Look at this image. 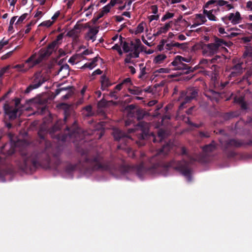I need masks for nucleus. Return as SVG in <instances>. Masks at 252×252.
<instances>
[{"label": "nucleus", "mask_w": 252, "mask_h": 252, "mask_svg": "<svg viewBox=\"0 0 252 252\" xmlns=\"http://www.w3.org/2000/svg\"><path fill=\"white\" fill-rule=\"evenodd\" d=\"M171 147L170 144L164 145L159 150L158 153L149 159L150 165L146 167L142 162L138 165L133 167L136 171V173L139 177L142 176L145 173L151 174H161L165 175L169 168H173L179 171L187 181L189 182L192 180V170L189 168L190 164L197 161L200 163H205L207 159L203 155H195L191 156L188 154L186 148L185 147L181 148V155L187 156L188 160L183 159L182 160H172L166 162L163 159V157L167 155L170 151Z\"/></svg>", "instance_id": "1"}, {"label": "nucleus", "mask_w": 252, "mask_h": 252, "mask_svg": "<svg viewBox=\"0 0 252 252\" xmlns=\"http://www.w3.org/2000/svg\"><path fill=\"white\" fill-rule=\"evenodd\" d=\"M80 163L85 170L90 171H108L110 172L118 171L122 174L129 173L133 167L129 165H114L112 162L105 160L102 156L96 154L94 155L82 156Z\"/></svg>", "instance_id": "2"}, {"label": "nucleus", "mask_w": 252, "mask_h": 252, "mask_svg": "<svg viewBox=\"0 0 252 252\" xmlns=\"http://www.w3.org/2000/svg\"><path fill=\"white\" fill-rule=\"evenodd\" d=\"M18 151L23 160L21 165V168L23 170H32L40 166L43 162L49 161V156L45 152H31L28 146L19 148Z\"/></svg>", "instance_id": "3"}, {"label": "nucleus", "mask_w": 252, "mask_h": 252, "mask_svg": "<svg viewBox=\"0 0 252 252\" xmlns=\"http://www.w3.org/2000/svg\"><path fill=\"white\" fill-rule=\"evenodd\" d=\"M149 126L148 123L144 122H139L134 128H129L127 129L128 133H135L137 136L139 141H137V144L140 146L144 145L143 140L149 139L151 136L153 138V142H157V138L155 137L153 134H150L149 133Z\"/></svg>", "instance_id": "4"}, {"label": "nucleus", "mask_w": 252, "mask_h": 252, "mask_svg": "<svg viewBox=\"0 0 252 252\" xmlns=\"http://www.w3.org/2000/svg\"><path fill=\"white\" fill-rule=\"evenodd\" d=\"M52 41L46 48H41L38 52V57L33 62L31 66H34L40 63L43 60L48 58L55 50V42Z\"/></svg>", "instance_id": "5"}, {"label": "nucleus", "mask_w": 252, "mask_h": 252, "mask_svg": "<svg viewBox=\"0 0 252 252\" xmlns=\"http://www.w3.org/2000/svg\"><path fill=\"white\" fill-rule=\"evenodd\" d=\"M47 77L43 75L41 72L35 73L32 77V84H30L27 88L25 93L26 94H28L32 90L38 88L44 83L47 81Z\"/></svg>", "instance_id": "6"}, {"label": "nucleus", "mask_w": 252, "mask_h": 252, "mask_svg": "<svg viewBox=\"0 0 252 252\" xmlns=\"http://www.w3.org/2000/svg\"><path fill=\"white\" fill-rule=\"evenodd\" d=\"M81 129L78 127L76 121H74L71 126H66L64 134L62 137L58 135L57 138L62 141H65L68 137L69 138L76 137L79 133H81Z\"/></svg>", "instance_id": "7"}, {"label": "nucleus", "mask_w": 252, "mask_h": 252, "mask_svg": "<svg viewBox=\"0 0 252 252\" xmlns=\"http://www.w3.org/2000/svg\"><path fill=\"white\" fill-rule=\"evenodd\" d=\"M198 95V91L194 88H188L186 91H182L180 93V99L184 98L181 103L179 108L183 109L185 105L189 102L192 99L195 98Z\"/></svg>", "instance_id": "8"}, {"label": "nucleus", "mask_w": 252, "mask_h": 252, "mask_svg": "<svg viewBox=\"0 0 252 252\" xmlns=\"http://www.w3.org/2000/svg\"><path fill=\"white\" fill-rule=\"evenodd\" d=\"M64 109V117L63 120L60 119L58 120L55 124L49 130V132L51 134L55 133L56 131L60 130L63 125L66 123L68 117L69 115L70 106L66 104H62Z\"/></svg>", "instance_id": "9"}, {"label": "nucleus", "mask_w": 252, "mask_h": 252, "mask_svg": "<svg viewBox=\"0 0 252 252\" xmlns=\"http://www.w3.org/2000/svg\"><path fill=\"white\" fill-rule=\"evenodd\" d=\"M3 110L5 118L8 117L9 120H15L17 116L20 115V112L18 108L11 106L8 103H5L3 105Z\"/></svg>", "instance_id": "10"}, {"label": "nucleus", "mask_w": 252, "mask_h": 252, "mask_svg": "<svg viewBox=\"0 0 252 252\" xmlns=\"http://www.w3.org/2000/svg\"><path fill=\"white\" fill-rule=\"evenodd\" d=\"M171 64L175 66L174 70H181V73L184 74H189L190 72H193L198 68L197 65H196L192 68L189 64H186L182 62L174 63V61L171 63Z\"/></svg>", "instance_id": "11"}, {"label": "nucleus", "mask_w": 252, "mask_h": 252, "mask_svg": "<svg viewBox=\"0 0 252 252\" xmlns=\"http://www.w3.org/2000/svg\"><path fill=\"white\" fill-rule=\"evenodd\" d=\"M113 135L115 140L119 141L121 144H124L126 145L131 140L129 136L119 129H114Z\"/></svg>", "instance_id": "12"}, {"label": "nucleus", "mask_w": 252, "mask_h": 252, "mask_svg": "<svg viewBox=\"0 0 252 252\" xmlns=\"http://www.w3.org/2000/svg\"><path fill=\"white\" fill-rule=\"evenodd\" d=\"M221 20L226 24H228L227 21H230L232 24L236 25L240 22L242 18L240 12L237 11L235 14L231 13L228 15L222 17Z\"/></svg>", "instance_id": "13"}, {"label": "nucleus", "mask_w": 252, "mask_h": 252, "mask_svg": "<svg viewBox=\"0 0 252 252\" xmlns=\"http://www.w3.org/2000/svg\"><path fill=\"white\" fill-rule=\"evenodd\" d=\"M218 46L214 43L204 44L202 47L203 54L212 56L217 53L219 50Z\"/></svg>", "instance_id": "14"}, {"label": "nucleus", "mask_w": 252, "mask_h": 252, "mask_svg": "<svg viewBox=\"0 0 252 252\" xmlns=\"http://www.w3.org/2000/svg\"><path fill=\"white\" fill-rule=\"evenodd\" d=\"M243 63L235 64L231 68V72L229 75L231 78L235 77L240 75L243 72Z\"/></svg>", "instance_id": "15"}, {"label": "nucleus", "mask_w": 252, "mask_h": 252, "mask_svg": "<svg viewBox=\"0 0 252 252\" xmlns=\"http://www.w3.org/2000/svg\"><path fill=\"white\" fill-rule=\"evenodd\" d=\"M216 147L214 142H212L208 145H206L203 147L202 150L203 153L199 154V155H203L206 158L207 160L205 163L208 162L209 160L208 157L209 156L211 152L214 151L216 150Z\"/></svg>", "instance_id": "16"}, {"label": "nucleus", "mask_w": 252, "mask_h": 252, "mask_svg": "<svg viewBox=\"0 0 252 252\" xmlns=\"http://www.w3.org/2000/svg\"><path fill=\"white\" fill-rule=\"evenodd\" d=\"M99 32V27H94L90 28L86 33V38L87 40H92L94 41L96 40V34Z\"/></svg>", "instance_id": "17"}, {"label": "nucleus", "mask_w": 252, "mask_h": 252, "mask_svg": "<svg viewBox=\"0 0 252 252\" xmlns=\"http://www.w3.org/2000/svg\"><path fill=\"white\" fill-rule=\"evenodd\" d=\"M199 65L201 68L209 67L212 70H215L217 65L216 64H212L210 63V60L208 59H202L200 62ZM198 68L199 67L198 66Z\"/></svg>", "instance_id": "18"}, {"label": "nucleus", "mask_w": 252, "mask_h": 252, "mask_svg": "<svg viewBox=\"0 0 252 252\" xmlns=\"http://www.w3.org/2000/svg\"><path fill=\"white\" fill-rule=\"evenodd\" d=\"M101 89L102 91L107 90V89L112 85L109 79L106 75H103L101 77Z\"/></svg>", "instance_id": "19"}, {"label": "nucleus", "mask_w": 252, "mask_h": 252, "mask_svg": "<svg viewBox=\"0 0 252 252\" xmlns=\"http://www.w3.org/2000/svg\"><path fill=\"white\" fill-rule=\"evenodd\" d=\"M100 60L102 61V59H101L98 55L96 57H94L92 60L91 62L87 63L82 66L83 68H89L90 69H92L96 65V62L98 61V60Z\"/></svg>", "instance_id": "20"}, {"label": "nucleus", "mask_w": 252, "mask_h": 252, "mask_svg": "<svg viewBox=\"0 0 252 252\" xmlns=\"http://www.w3.org/2000/svg\"><path fill=\"white\" fill-rule=\"evenodd\" d=\"M126 110L128 112V117H133L134 116V114L136 113L135 106L133 104H130L126 106Z\"/></svg>", "instance_id": "21"}, {"label": "nucleus", "mask_w": 252, "mask_h": 252, "mask_svg": "<svg viewBox=\"0 0 252 252\" xmlns=\"http://www.w3.org/2000/svg\"><path fill=\"white\" fill-rule=\"evenodd\" d=\"M214 41L215 42L214 43H215L219 48L223 45L226 46H228V43L226 41L216 36L215 37Z\"/></svg>", "instance_id": "22"}, {"label": "nucleus", "mask_w": 252, "mask_h": 252, "mask_svg": "<svg viewBox=\"0 0 252 252\" xmlns=\"http://www.w3.org/2000/svg\"><path fill=\"white\" fill-rule=\"evenodd\" d=\"M190 61V59L186 58L181 56H177L174 60V63L179 62H186L189 63Z\"/></svg>", "instance_id": "23"}, {"label": "nucleus", "mask_w": 252, "mask_h": 252, "mask_svg": "<svg viewBox=\"0 0 252 252\" xmlns=\"http://www.w3.org/2000/svg\"><path fill=\"white\" fill-rule=\"evenodd\" d=\"M145 115V112L143 110L138 109L136 110L134 117H135L139 121L142 120Z\"/></svg>", "instance_id": "24"}, {"label": "nucleus", "mask_w": 252, "mask_h": 252, "mask_svg": "<svg viewBox=\"0 0 252 252\" xmlns=\"http://www.w3.org/2000/svg\"><path fill=\"white\" fill-rule=\"evenodd\" d=\"M166 58V56L165 55H158L154 58V62L157 64H160Z\"/></svg>", "instance_id": "25"}, {"label": "nucleus", "mask_w": 252, "mask_h": 252, "mask_svg": "<svg viewBox=\"0 0 252 252\" xmlns=\"http://www.w3.org/2000/svg\"><path fill=\"white\" fill-rule=\"evenodd\" d=\"M240 43L242 44H248L252 40V35L250 36H244L239 38Z\"/></svg>", "instance_id": "26"}, {"label": "nucleus", "mask_w": 252, "mask_h": 252, "mask_svg": "<svg viewBox=\"0 0 252 252\" xmlns=\"http://www.w3.org/2000/svg\"><path fill=\"white\" fill-rule=\"evenodd\" d=\"M173 24V21H171L168 23H166L163 27H160V29L163 33H165L167 32L169 29L172 26Z\"/></svg>", "instance_id": "27"}, {"label": "nucleus", "mask_w": 252, "mask_h": 252, "mask_svg": "<svg viewBox=\"0 0 252 252\" xmlns=\"http://www.w3.org/2000/svg\"><path fill=\"white\" fill-rule=\"evenodd\" d=\"M197 20L200 21L199 23L201 24H204L207 21L205 16L201 14H196L195 15V21H197Z\"/></svg>", "instance_id": "28"}, {"label": "nucleus", "mask_w": 252, "mask_h": 252, "mask_svg": "<svg viewBox=\"0 0 252 252\" xmlns=\"http://www.w3.org/2000/svg\"><path fill=\"white\" fill-rule=\"evenodd\" d=\"M239 115V113L237 112H231L229 113H227L224 115V118L225 119H231L234 117H237Z\"/></svg>", "instance_id": "29"}, {"label": "nucleus", "mask_w": 252, "mask_h": 252, "mask_svg": "<svg viewBox=\"0 0 252 252\" xmlns=\"http://www.w3.org/2000/svg\"><path fill=\"white\" fill-rule=\"evenodd\" d=\"M77 165L76 164H68L65 167V170L67 172L70 173L75 170L77 168Z\"/></svg>", "instance_id": "30"}, {"label": "nucleus", "mask_w": 252, "mask_h": 252, "mask_svg": "<svg viewBox=\"0 0 252 252\" xmlns=\"http://www.w3.org/2000/svg\"><path fill=\"white\" fill-rule=\"evenodd\" d=\"M141 44V42L139 39L136 40V43H134L133 41L130 42V45L134 50H137Z\"/></svg>", "instance_id": "31"}, {"label": "nucleus", "mask_w": 252, "mask_h": 252, "mask_svg": "<svg viewBox=\"0 0 252 252\" xmlns=\"http://www.w3.org/2000/svg\"><path fill=\"white\" fill-rule=\"evenodd\" d=\"M128 91L131 94L134 95H140L141 94V91L138 88L129 89Z\"/></svg>", "instance_id": "32"}, {"label": "nucleus", "mask_w": 252, "mask_h": 252, "mask_svg": "<svg viewBox=\"0 0 252 252\" xmlns=\"http://www.w3.org/2000/svg\"><path fill=\"white\" fill-rule=\"evenodd\" d=\"M170 69L167 68H160L159 69H158L154 71V73L155 74V76H157V75L156 74L157 73H168L169 72Z\"/></svg>", "instance_id": "33"}, {"label": "nucleus", "mask_w": 252, "mask_h": 252, "mask_svg": "<svg viewBox=\"0 0 252 252\" xmlns=\"http://www.w3.org/2000/svg\"><path fill=\"white\" fill-rule=\"evenodd\" d=\"M222 57L219 55L215 56L213 58H212L210 60V63L212 64H214V63H218L220 61Z\"/></svg>", "instance_id": "34"}, {"label": "nucleus", "mask_w": 252, "mask_h": 252, "mask_svg": "<svg viewBox=\"0 0 252 252\" xmlns=\"http://www.w3.org/2000/svg\"><path fill=\"white\" fill-rule=\"evenodd\" d=\"M112 7L108 3L107 5L103 7L101 10L100 11V13H102L103 15L110 12V10Z\"/></svg>", "instance_id": "35"}, {"label": "nucleus", "mask_w": 252, "mask_h": 252, "mask_svg": "<svg viewBox=\"0 0 252 252\" xmlns=\"http://www.w3.org/2000/svg\"><path fill=\"white\" fill-rule=\"evenodd\" d=\"M174 13L168 12L161 18V21L162 22H164L165 20L172 18L174 16Z\"/></svg>", "instance_id": "36"}, {"label": "nucleus", "mask_w": 252, "mask_h": 252, "mask_svg": "<svg viewBox=\"0 0 252 252\" xmlns=\"http://www.w3.org/2000/svg\"><path fill=\"white\" fill-rule=\"evenodd\" d=\"M103 14L99 12L96 16H94L92 20V22L93 24H95L97 21L103 16Z\"/></svg>", "instance_id": "37"}, {"label": "nucleus", "mask_w": 252, "mask_h": 252, "mask_svg": "<svg viewBox=\"0 0 252 252\" xmlns=\"http://www.w3.org/2000/svg\"><path fill=\"white\" fill-rule=\"evenodd\" d=\"M36 56V53L33 54L32 55L30 58H29L26 61V63H31V64L30 65V67H32V66H31L32 65V64L33 63V62L35 60L34 59L35 58Z\"/></svg>", "instance_id": "38"}, {"label": "nucleus", "mask_w": 252, "mask_h": 252, "mask_svg": "<svg viewBox=\"0 0 252 252\" xmlns=\"http://www.w3.org/2000/svg\"><path fill=\"white\" fill-rule=\"evenodd\" d=\"M10 67V66L8 65L1 68L0 70V78H2L3 77V75L7 72Z\"/></svg>", "instance_id": "39"}, {"label": "nucleus", "mask_w": 252, "mask_h": 252, "mask_svg": "<svg viewBox=\"0 0 252 252\" xmlns=\"http://www.w3.org/2000/svg\"><path fill=\"white\" fill-rule=\"evenodd\" d=\"M143 25H144V23L142 22V23H140L138 25V26L137 27V28H136V33H142L143 32L144 29Z\"/></svg>", "instance_id": "40"}, {"label": "nucleus", "mask_w": 252, "mask_h": 252, "mask_svg": "<svg viewBox=\"0 0 252 252\" xmlns=\"http://www.w3.org/2000/svg\"><path fill=\"white\" fill-rule=\"evenodd\" d=\"M47 131L45 130H43L42 128H40L38 132V135L39 138L41 139H44L45 133H46Z\"/></svg>", "instance_id": "41"}, {"label": "nucleus", "mask_w": 252, "mask_h": 252, "mask_svg": "<svg viewBox=\"0 0 252 252\" xmlns=\"http://www.w3.org/2000/svg\"><path fill=\"white\" fill-rule=\"evenodd\" d=\"M123 43V48L124 52L128 53L129 51H131L129 48L128 43L127 42H126V41H125Z\"/></svg>", "instance_id": "42"}, {"label": "nucleus", "mask_w": 252, "mask_h": 252, "mask_svg": "<svg viewBox=\"0 0 252 252\" xmlns=\"http://www.w3.org/2000/svg\"><path fill=\"white\" fill-rule=\"evenodd\" d=\"M199 136L200 137L203 138H208L210 137V133L208 131H200L199 132Z\"/></svg>", "instance_id": "43"}, {"label": "nucleus", "mask_w": 252, "mask_h": 252, "mask_svg": "<svg viewBox=\"0 0 252 252\" xmlns=\"http://www.w3.org/2000/svg\"><path fill=\"white\" fill-rule=\"evenodd\" d=\"M28 16L27 13H24L18 19L16 23V24H19L23 22V21L27 18Z\"/></svg>", "instance_id": "44"}, {"label": "nucleus", "mask_w": 252, "mask_h": 252, "mask_svg": "<svg viewBox=\"0 0 252 252\" xmlns=\"http://www.w3.org/2000/svg\"><path fill=\"white\" fill-rule=\"evenodd\" d=\"M84 109L88 112V114L87 115L88 116H90L93 115L92 107L91 105H88L84 107Z\"/></svg>", "instance_id": "45"}, {"label": "nucleus", "mask_w": 252, "mask_h": 252, "mask_svg": "<svg viewBox=\"0 0 252 252\" xmlns=\"http://www.w3.org/2000/svg\"><path fill=\"white\" fill-rule=\"evenodd\" d=\"M53 24V21H51L50 20H48V21H46L43 22L42 23H41L40 24V25L39 26H45V27H49Z\"/></svg>", "instance_id": "46"}, {"label": "nucleus", "mask_w": 252, "mask_h": 252, "mask_svg": "<svg viewBox=\"0 0 252 252\" xmlns=\"http://www.w3.org/2000/svg\"><path fill=\"white\" fill-rule=\"evenodd\" d=\"M165 136V133L162 130H160L158 132V138L159 139V141L161 142L162 139L164 138Z\"/></svg>", "instance_id": "47"}, {"label": "nucleus", "mask_w": 252, "mask_h": 252, "mask_svg": "<svg viewBox=\"0 0 252 252\" xmlns=\"http://www.w3.org/2000/svg\"><path fill=\"white\" fill-rule=\"evenodd\" d=\"M213 10H211V12L209 13V15H208L207 17L208 19L211 21H217V17L213 14Z\"/></svg>", "instance_id": "48"}, {"label": "nucleus", "mask_w": 252, "mask_h": 252, "mask_svg": "<svg viewBox=\"0 0 252 252\" xmlns=\"http://www.w3.org/2000/svg\"><path fill=\"white\" fill-rule=\"evenodd\" d=\"M240 34V33H238V32H232L229 34H228L227 33V35H224V37H227L228 38H232V37H234L237 36L238 35H239Z\"/></svg>", "instance_id": "49"}, {"label": "nucleus", "mask_w": 252, "mask_h": 252, "mask_svg": "<svg viewBox=\"0 0 252 252\" xmlns=\"http://www.w3.org/2000/svg\"><path fill=\"white\" fill-rule=\"evenodd\" d=\"M63 34L60 33L57 36L56 39L53 41H56L55 42V43H56L55 48L57 47L58 42L60 40H62L63 39Z\"/></svg>", "instance_id": "50"}, {"label": "nucleus", "mask_w": 252, "mask_h": 252, "mask_svg": "<svg viewBox=\"0 0 252 252\" xmlns=\"http://www.w3.org/2000/svg\"><path fill=\"white\" fill-rule=\"evenodd\" d=\"M12 54H13V51H10V52H8L7 53H6V54L3 55L1 57V59L2 60H6V59H8V58H9L12 55Z\"/></svg>", "instance_id": "51"}, {"label": "nucleus", "mask_w": 252, "mask_h": 252, "mask_svg": "<svg viewBox=\"0 0 252 252\" xmlns=\"http://www.w3.org/2000/svg\"><path fill=\"white\" fill-rule=\"evenodd\" d=\"M165 42L166 41L164 39H162L161 40L160 44L158 46V49L159 51H162L163 49V47L164 46Z\"/></svg>", "instance_id": "52"}, {"label": "nucleus", "mask_w": 252, "mask_h": 252, "mask_svg": "<svg viewBox=\"0 0 252 252\" xmlns=\"http://www.w3.org/2000/svg\"><path fill=\"white\" fill-rule=\"evenodd\" d=\"M76 59L77 56H73L69 59L68 62L71 63L72 64H74L76 63Z\"/></svg>", "instance_id": "53"}, {"label": "nucleus", "mask_w": 252, "mask_h": 252, "mask_svg": "<svg viewBox=\"0 0 252 252\" xmlns=\"http://www.w3.org/2000/svg\"><path fill=\"white\" fill-rule=\"evenodd\" d=\"M146 74V67H143L140 71V74L138 76V78L140 79L142 78L143 76Z\"/></svg>", "instance_id": "54"}, {"label": "nucleus", "mask_w": 252, "mask_h": 252, "mask_svg": "<svg viewBox=\"0 0 252 252\" xmlns=\"http://www.w3.org/2000/svg\"><path fill=\"white\" fill-rule=\"evenodd\" d=\"M24 67L23 64H17L13 66V68L17 69L20 71L25 72L26 70H23L22 68Z\"/></svg>", "instance_id": "55"}, {"label": "nucleus", "mask_w": 252, "mask_h": 252, "mask_svg": "<svg viewBox=\"0 0 252 252\" xmlns=\"http://www.w3.org/2000/svg\"><path fill=\"white\" fill-rule=\"evenodd\" d=\"M235 101L240 105L241 103L244 102L245 100L244 97H239L235 98Z\"/></svg>", "instance_id": "56"}, {"label": "nucleus", "mask_w": 252, "mask_h": 252, "mask_svg": "<svg viewBox=\"0 0 252 252\" xmlns=\"http://www.w3.org/2000/svg\"><path fill=\"white\" fill-rule=\"evenodd\" d=\"M227 3H228V2L226 1H225L223 0H219L217 1V5H218L220 6H222L226 5Z\"/></svg>", "instance_id": "57"}, {"label": "nucleus", "mask_w": 252, "mask_h": 252, "mask_svg": "<svg viewBox=\"0 0 252 252\" xmlns=\"http://www.w3.org/2000/svg\"><path fill=\"white\" fill-rule=\"evenodd\" d=\"M150 22L153 20H158L159 19L158 15H152L149 16V17Z\"/></svg>", "instance_id": "58"}, {"label": "nucleus", "mask_w": 252, "mask_h": 252, "mask_svg": "<svg viewBox=\"0 0 252 252\" xmlns=\"http://www.w3.org/2000/svg\"><path fill=\"white\" fill-rule=\"evenodd\" d=\"M8 43V41H4L3 39L0 41V51L2 49L4 45H7Z\"/></svg>", "instance_id": "59"}, {"label": "nucleus", "mask_w": 252, "mask_h": 252, "mask_svg": "<svg viewBox=\"0 0 252 252\" xmlns=\"http://www.w3.org/2000/svg\"><path fill=\"white\" fill-rule=\"evenodd\" d=\"M67 35L69 37H73L75 36V31L74 29H72L70 31H69L67 33Z\"/></svg>", "instance_id": "60"}, {"label": "nucleus", "mask_w": 252, "mask_h": 252, "mask_svg": "<svg viewBox=\"0 0 252 252\" xmlns=\"http://www.w3.org/2000/svg\"><path fill=\"white\" fill-rule=\"evenodd\" d=\"M120 2L118 1V0H111L108 3L110 6L112 7L115 5L116 3H120Z\"/></svg>", "instance_id": "61"}, {"label": "nucleus", "mask_w": 252, "mask_h": 252, "mask_svg": "<svg viewBox=\"0 0 252 252\" xmlns=\"http://www.w3.org/2000/svg\"><path fill=\"white\" fill-rule=\"evenodd\" d=\"M151 8L153 13L156 14L158 13V8L156 5H152Z\"/></svg>", "instance_id": "62"}, {"label": "nucleus", "mask_w": 252, "mask_h": 252, "mask_svg": "<svg viewBox=\"0 0 252 252\" xmlns=\"http://www.w3.org/2000/svg\"><path fill=\"white\" fill-rule=\"evenodd\" d=\"M67 89L66 88H59V89H56V91H55V94H56V95H58L61 92L63 91H65Z\"/></svg>", "instance_id": "63"}, {"label": "nucleus", "mask_w": 252, "mask_h": 252, "mask_svg": "<svg viewBox=\"0 0 252 252\" xmlns=\"http://www.w3.org/2000/svg\"><path fill=\"white\" fill-rule=\"evenodd\" d=\"M246 29L252 32V23H246L245 26Z\"/></svg>", "instance_id": "64"}]
</instances>
